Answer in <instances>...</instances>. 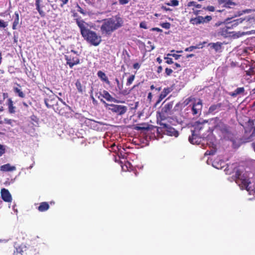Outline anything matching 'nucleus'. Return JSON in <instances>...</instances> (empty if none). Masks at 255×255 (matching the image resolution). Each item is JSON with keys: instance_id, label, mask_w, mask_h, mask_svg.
Wrapping results in <instances>:
<instances>
[{"instance_id": "2f4dec72", "label": "nucleus", "mask_w": 255, "mask_h": 255, "mask_svg": "<svg viewBox=\"0 0 255 255\" xmlns=\"http://www.w3.org/2000/svg\"><path fill=\"white\" fill-rule=\"evenodd\" d=\"M195 100L196 99L194 98H193L192 97H190L185 100V101L184 102V103L185 105H187L191 102H194L195 101Z\"/></svg>"}, {"instance_id": "603ef678", "label": "nucleus", "mask_w": 255, "mask_h": 255, "mask_svg": "<svg viewBox=\"0 0 255 255\" xmlns=\"http://www.w3.org/2000/svg\"><path fill=\"white\" fill-rule=\"evenodd\" d=\"M215 152V151L214 150H210V151L207 150L205 152V155H213V154H214Z\"/></svg>"}, {"instance_id": "ea45409f", "label": "nucleus", "mask_w": 255, "mask_h": 255, "mask_svg": "<svg viewBox=\"0 0 255 255\" xmlns=\"http://www.w3.org/2000/svg\"><path fill=\"white\" fill-rule=\"evenodd\" d=\"M164 59H166V63L168 64H171L173 63L172 59L168 57H164Z\"/></svg>"}, {"instance_id": "39448f33", "label": "nucleus", "mask_w": 255, "mask_h": 255, "mask_svg": "<svg viewBox=\"0 0 255 255\" xmlns=\"http://www.w3.org/2000/svg\"><path fill=\"white\" fill-rule=\"evenodd\" d=\"M173 106V102H169L162 106L160 111L157 112V119L160 122L166 120L169 115H171L172 110Z\"/></svg>"}, {"instance_id": "aec40b11", "label": "nucleus", "mask_w": 255, "mask_h": 255, "mask_svg": "<svg viewBox=\"0 0 255 255\" xmlns=\"http://www.w3.org/2000/svg\"><path fill=\"white\" fill-rule=\"evenodd\" d=\"M98 77L103 82H105L108 85L110 84V82L106 74L102 71H99L97 73Z\"/></svg>"}, {"instance_id": "c756f323", "label": "nucleus", "mask_w": 255, "mask_h": 255, "mask_svg": "<svg viewBox=\"0 0 255 255\" xmlns=\"http://www.w3.org/2000/svg\"><path fill=\"white\" fill-rule=\"evenodd\" d=\"M187 6L190 7L191 6H194L196 8H200L201 7V5L200 4L197 3L196 2L194 1H190L188 3Z\"/></svg>"}, {"instance_id": "473e14b6", "label": "nucleus", "mask_w": 255, "mask_h": 255, "mask_svg": "<svg viewBox=\"0 0 255 255\" xmlns=\"http://www.w3.org/2000/svg\"><path fill=\"white\" fill-rule=\"evenodd\" d=\"M173 73V70L170 69V68H166L165 69V77H168V76H170L171 74Z\"/></svg>"}, {"instance_id": "2eb2a0df", "label": "nucleus", "mask_w": 255, "mask_h": 255, "mask_svg": "<svg viewBox=\"0 0 255 255\" xmlns=\"http://www.w3.org/2000/svg\"><path fill=\"white\" fill-rule=\"evenodd\" d=\"M245 88L244 87H239L237 88L234 91L229 93V95L232 97H236L239 95H244Z\"/></svg>"}, {"instance_id": "0eeeda50", "label": "nucleus", "mask_w": 255, "mask_h": 255, "mask_svg": "<svg viewBox=\"0 0 255 255\" xmlns=\"http://www.w3.org/2000/svg\"><path fill=\"white\" fill-rule=\"evenodd\" d=\"M64 57L67 65H69L70 68H72L75 65L80 63V60L77 52L73 50L68 52Z\"/></svg>"}, {"instance_id": "a19ab883", "label": "nucleus", "mask_w": 255, "mask_h": 255, "mask_svg": "<svg viewBox=\"0 0 255 255\" xmlns=\"http://www.w3.org/2000/svg\"><path fill=\"white\" fill-rule=\"evenodd\" d=\"M155 128H156V130L158 134H160L161 132H164V128H163V126L161 127H155Z\"/></svg>"}, {"instance_id": "3c124183", "label": "nucleus", "mask_w": 255, "mask_h": 255, "mask_svg": "<svg viewBox=\"0 0 255 255\" xmlns=\"http://www.w3.org/2000/svg\"><path fill=\"white\" fill-rule=\"evenodd\" d=\"M58 0L61 2V3H60L61 7H63L64 4H66L68 3L69 0Z\"/></svg>"}, {"instance_id": "423d86ee", "label": "nucleus", "mask_w": 255, "mask_h": 255, "mask_svg": "<svg viewBox=\"0 0 255 255\" xmlns=\"http://www.w3.org/2000/svg\"><path fill=\"white\" fill-rule=\"evenodd\" d=\"M101 102H102L105 107L111 111L112 113L116 114L117 115L121 116L125 114L128 110V108L125 106L115 105L113 104L107 103L103 99H101Z\"/></svg>"}, {"instance_id": "f257e3e1", "label": "nucleus", "mask_w": 255, "mask_h": 255, "mask_svg": "<svg viewBox=\"0 0 255 255\" xmlns=\"http://www.w3.org/2000/svg\"><path fill=\"white\" fill-rule=\"evenodd\" d=\"M76 23L80 29L82 37L87 42L94 46H98L102 41L101 36L96 32L88 28V24L84 20L76 19Z\"/></svg>"}, {"instance_id": "dca6fc26", "label": "nucleus", "mask_w": 255, "mask_h": 255, "mask_svg": "<svg viewBox=\"0 0 255 255\" xmlns=\"http://www.w3.org/2000/svg\"><path fill=\"white\" fill-rule=\"evenodd\" d=\"M55 103V98L54 96H49L44 99V103L48 108H50L53 106Z\"/></svg>"}, {"instance_id": "f03ea898", "label": "nucleus", "mask_w": 255, "mask_h": 255, "mask_svg": "<svg viewBox=\"0 0 255 255\" xmlns=\"http://www.w3.org/2000/svg\"><path fill=\"white\" fill-rule=\"evenodd\" d=\"M122 23V19L117 16L106 19L101 27V32L103 34L110 35L114 31L121 27Z\"/></svg>"}, {"instance_id": "6e6552de", "label": "nucleus", "mask_w": 255, "mask_h": 255, "mask_svg": "<svg viewBox=\"0 0 255 255\" xmlns=\"http://www.w3.org/2000/svg\"><path fill=\"white\" fill-rule=\"evenodd\" d=\"M212 17L209 15L203 17L202 16H198L196 17L191 18L190 19V23L193 25H198L201 23H207L211 21Z\"/></svg>"}, {"instance_id": "7c9ffc66", "label": "nucleus", "mask_w": 255, "mask_h": 255, "mask_svg": "<svg viewBox=\"0 0 255 255\" xmlns=\"http://www.w3.org/2000/svg\"><path fill=\"white\" fill-rule=\"evenodd\" d=\"M135 78L134 75H131L127 80V85L129 86L132 84Z\"/></svg>"}, {"instance_id": "4d7b16f0", "label": "nucleus", "mask_w": 255, "mask_h": 255, "mask_svg": "<svg viewBox=\"0 0 255 255\" xmlns=\"http://www.w3.org/2000/svg\"><path fill=\"white\" fill-rule=\"evenodd\" d=\"M4 122L6 124L11 125L12 123V120L11 119H4Z\"/></svg>"}, {"instance_id": "e2e57ef3", "label": "nucleus", "mask_w": 255, "mask_h": 255, "mask_svg": "<svg viewBox=\"0 0 255 255\" xmlns=\"http://www.w3.org/2000/svg\"><path fill=\"white\" fill-rule=\"evenodd\" d=\"M174 65H175V67H173L174 69H176V68H180L181 67V65L177 63H175Z\"/></svg>"}, {"instance_id": "cd10ccee", "label": "nucleus", "mask_w": 255, "mask_h": 255, "mask_svg": "<svg viewBox=\"0 0 255 255\" xmlns=\"http://www.w3.org/2000/svg\"><path fill=\"white\" fill-rule=\"evenodd\" d=\"M200 46H201V48H202L203 47L202 44L201 43H200L199 44H198V45H196V46H191L189 47H187L185 49V51H192L193 49L199 48L200 47Z\"/></svg>"}, {"instance_id": "b1692460", "label": "nucleus", "mask_w": 255, "mask_h": 255, "mask_svg": "<svg viewBox=\"0 0 255 255\" xmlns=\"http://www.w3.org/2000/svg\"><path fill=\"white\" fill-rule=\"evenodd\" d=\"M14 92L18 95V96L21 98H24L25 97V95L22 90L18 87H13Z\"/></svg>"}, {"instance_id": "c9c22d12", "label": "nucleus", "mask_w": 255, "mask_h": 255, "mask_svg": "<svg viewBox=\"0 0 255 255\" xmlns=\"http://www.w3.org/2000/svg\"><path fill=\"white\" fill-rule=\"evenodd\" d=\"M135 129L137 130H149V126H137L135 128Z\"/></svg>"}, {"instance_id": "e433bc0d", "label": "nucleus", "mask_w": 255, "mask_h": 255, "mask_svg": "<svg viewBox=\"0 0 255 255\" xmlns=\"http://www.w3.org/2000/svg\"><path fill=\"white\" fill-rule=\"evenodd\" d=\"M77 11L83 15H86L87 14V12L85 11L83 8H82L78 4L77 5Z\"/></svg>"}, {"instance_id": "69168bd1", "label": "nucleus", "mask_w": 255, "mask_h": 255, "mask_svg": "<svg viewBox=\"0 0 255 255\" xmlns=\"http://www.w3.org/2000/svg\"><path fill=\"white\" fill-rule=\"evenodd\" d=\"M193 10H194L193 11V13L196 15H198L199 13V12H200V10H194V9H193Z\"/></svg>"}, {"instance_id": "79ce46f5", "label": "nucleus", "mask_w": 255, "mask_h": 255, "mask_svg": "<svg viewBox=\"0 0 255 255\" xmlns=\"http://www.w3.org/2000/svg\"><path fill=\"white\" fill-rule=\"evenodd\" d=\"M7 26V24L3 20L0 19V28H5Z\"/></svg>"}, {"instance_id": "4468645a", "label": "nucleus", "mask_w": 255, "mask_h": 255, "mask_svg": "<svg viewBox=\"0 0 255 255\" xmlns=\"http://www.w3.org/2000/svg\"><path fill=\"white\" fill-rule=\"evenodd\" d=\"M230 29L231 28L230 27L227 25H224L220 28V29L218 31V34L224 37H228L231 33V32L229 31Z\"/></svg>"}, {"instance_id": "a211bd4d", "label": "nucleus", "mask_w": 255, "mask_h": 255, "mask_svg": "<svg viewBox=\"0 0 255 255\" xmlns=\"http://www.w3.org/2000/svg\"><path fill=\"white\" fill-rule=\"evenodd\" d=\"M0 169L1 171L4 172L12 171L16 170V167L14 166H11L9 163H7L1 165Z\"/></svg>"}, {"instance_id": "13d9d810", "label": "nucleus", "mask_w": 255, "mask_h": 255, "mask_svg": "<svg viewBox=\"0 0 255 255\" xmlns=\"http://www.w3.org/2000/svg\"><path fill=\"white\" fill-rule=\"evenodd\" d=\"M130 91H127V90H123L121 91V94L124 95H127L129 93Z\"/></svg>"}, {"instance_id": "f3484780", "label": "nucleus", "mask_w": 255, "mask_h": 255, "mask_svg": "<svg viewBox=\"0 0 255 255\" xmlns=\"http://www.w3.org/2000/svg\"><path fill=\"white\" fill-rule=\"evenodd\" d=\"M13 22L12 24V29L15 30L17 28V26L19 24V13L18 11H15L14 12V15L13 16Z\"/></svg>"}, {"instance_id": "052dcab7", "label": "nucleus", "mask_w": 255, "mask_h": 255, "mask_svg": "<svg viewBox=\"0 0 255 255\" xmlns=\"http://www.w3.org/2000/svg\"><path fill=\"white\" fill-rule=\"evenodd\" d=\"M31 119L32 121H34V122H35L36 123L38 122V119H37L36 117L34 115H33L31 117Z\"/></svg>"}, {"instance_id": "7ed1b4c3", "label": "nucleus", "mask_w": 255, "mask_h": 255, "mask_svg": "<svg viewBox=\"0 0 255 255\" xmlns=\"http://www.w3.org/2000/svg\"><path fill=\"white\" fill-rule=\"evenodd\" d=\"M204 123L196 122L193 125L194 129L192 130V135L189 137V142L193 144H199L201 141V131L205 128Z\"/></svg>"}, {"instance_id": "72a5a7b5", "label": "nucleus", "mask_w": 255, "mask_h": 255, "mask_svg": "<svg viewBox=\"0 0 255 255\" xmlns=\"http://www.w3.org/2000/svg\"><path fill=\"white\" fill-rule=\"evenodd\" d=\"M246 75L251 76L254 74V70L253 68L250 67L248 70L245 71Z\"/></svg>"}, {"instance_id": "ddd939ff", "label": "nucleus", "mask_w": 255, "mask_h": 255, "mask_svg": "<svg viewBox=\"0 0 255 255\" xmlns=\"http://www.w3.org/2000/svg\"><path fill=\"white\" fill-rule=\"evenodd\" d=\"M101 95L109 102H114L117 103H123V102L119 101L113 98L107 91L103 90L102 93L101 94Z\"/></svg>"}, {"instance_id": "4be33fe9", "label": "nucleus", "mask_w": 255, "mask_h": 255, "mask_svg": "<svg viewBox=\"0 0 255 255\" xmlns=\"http://www.w3.org/2000/svg\"><path fill=\"white\" fill-rule=\"evenodd\" d=\"M40 0H35V5L36 6V9L41 17H44L45 16V12L42 9L43 6L41 7H40Z\"/></svg>"}, {"instance_id": "6e6d98bb", "label": "nucleus", "mask_w": 255, "mask_h": 255, "mask_svg": "<svg viewBox=\"0 0 255 255\" xmlns=\"http://www.w3.org/2000/svg\"><path fill=\"white\" fill-rule=\"evenodd\" d=\"M161 9L165 10V11H171L172 9L169 7H166V6H163L162 5L161 7Z\"/></svg>"}, {"instance_id": "49530a36", "label": "nucleus", "mask_w": 255, "mask_h": 255, "mask_svg": "<svg viewBox=\"0 0 255 255\" xmlns=\"http://www.w3.org/2000/svg\"><path fill=\"white\" fill-rule=\"evenodd\" d=\"M163 99L164 98L163 97H161V95H159L158 99L156 101V103L155 104V106H157Z\"/></svg>"}, {"instance_id": "6ab92c4d", "label": "nucleus", "mask_w": 255, "mask_h": 255, "mask_svg": "<svg viewBox=\"0 0 255 255\" xmlns=\"http://www.w3.org/2000/svg\"><path fill=\"white\" fill-rule=\"evenodd\" d=\"M50 208L48 202H43L39 204L37 209L39 212H43L47 211Z\"/></svg>"}, {"instance_id": "338daca9", "label": "nucleus", "mask_w": 255, "mask_h": 255, "mask_svg": "<svg viewBox=\"0 0 255 255\" xmlns=\"http://www.w3.org/2000/svg\"><path fill=\"white\" fill-rule=\"evenodd\" d=\"M156 61L158 62L159 64H160L162 62V59L160 57H157L156 58Z\"/></svg>"}, {"instance_id": "680f3d73", "label": "nucleus", "mask_w": 255, "mask_h": 255, "mask_svg": "<svg viewBox=\"0 0 255 255\" xmlns=\"http://www.w3.org/2000/svg\"><path fill=\"white\" fill-rule=\"evenodd\" d=\"M152 98V95L151 93H149L147 96V99L149 101H151Z\"/></svg>"}, {"instance_id": "09e8293b", "label": "nucleus", "mask_w": 255, "mask_h": 255, "mask_svg": "<svg viewBox=\"0 0 255 255\" xmlns=\"http://www.w3.org/2000/svg\"><path fill=\"white\" fill-rule=\"evenodd\" d=\"M205 9L210 11L213 12L215 11V7L212 5L208 6Z\"/></svg>"}, {"instance_id": "58836bf2", "label": "nucleus", "mask_w": 255, "mask_h": 255, "mask_svg": "<svg viewBox=\"0 0 255 255\" xmlns=\"http://www.w3.org/2000/svg\"><path fill=\"white\" fill-rule=\"evenodd\" d=\"M5 152V149L3 145L0 144V156H2Z\"/></svg>"}, {"instance_id": "a878e982", "label": "nucleus", "mask_w": 255, "mask_h": 255, "mask_svg": "<svg viewBox=\"0 0 255 255\" xmlns=\"http://www.w3.org/2000/svg\"><path fill=\"white\" fill-rule=\"evenodd\" d=\"M172 90L170 88L167 87L163 89V91L161 92L160 95L165 98L167 95L171 92Z\"/></svg>"}, {"instance_id": "4c0bfd02", "label": "nucleus", "mask_w": 255, "mask_h": 255, "mask_svg": "<svg viewBox=\"0 0 255 255\" xmlns=\"http://www.w3.org/2000/svg\"><path fill=\"white\" fill-rule=\"evenodd\" d=\"M241 171L239 170H237L235 174V177L236 178V180L242 179V177H241Z\"/></svg>"}, {"instance_id": "c03bdc74", "label": "nucleus", "mask_w": 255, "mask_h": 255, "mask_svg": "<svg viewBox=\"0 0 255 255\" xmlns=\"http://www.w3.org/2000/svg\"><path fill=\"white\" fill-rule=\"evenodd\" d=\"M235 5V3L232 2V1H230V0H228L225 3V5L226 7H230L231 5Z\"/></svg>"}, {"instance_id": "bf43d9fd", "label": "nucleus", "mask_w": 255, "mask_h": 255, "mask_svg": "<svg viewBox=\"0 0 255 255\" xmlns=\"http://www.w3.org/2000/svg\"><path fill=\"white\" fill-rule=\"evenodd\" d=\"M162 67L161 66H159L157 67V69L156 70V72L157 73H160L162 72Z\"/></svg>"}, {"instance_id": "a18cd8bd", "label": "nucleus", "mask_w": 255, "mask_h": 255, "mask_svg": "<svg viewBox=\"0 0 255 255\" xmlns=\"http://www.w3.org/2000/svg\"><path fill=\"white\" fill-rule=\"evenodd\" d=\"M129 0H119V3L122 5H125L128 3Z\"/></svg>"}, {"instance_id": "393cba45", "label": "nucleus", "mask_w": 255, "mask_h": 255, "mask_svg": "<svg viewBox=\"0 0 255 255\" xmlns=\"http://www.w3.org/2000/svg\"><path fill=\"white\" fill-rule=\"evenodd\" d=\"M209 45L211 46V48L214 49L216 52L219 51L222 47V44L219 42L216 43H210Z\"/></svg>"}, {"instance_id": "de8ad7c7", "label": "nucleus", "mask_w": 255, "mask_h": 255, "mask_svg": "<svg viewBox=\"0 0 255 255\" xmlns=\"http://www.w3.org/2000/svg\"><path fill=\"white\" fill-rule=\"evenodd\" d=\"M167 56H172L173 57H174L176 60L180 58V57L181 56V55H177L176 54H168Z\"/></svg>"}, {"instance_id": "9d476101", "label": "nucleus", "mask_w": 255, "mask_h": 255, "mask_svg": "<svg viewBox=\"0 0 255 255\" xmlns=\"http://www.w3.org/2000/svg\"><path fill=\"white\" fill-rule=\"evenodd\" d=\"M202 101L201 99L195 100L192 106V112L193 115H200L202 109Z\"/></svg>"}, {"instance_id": "864d4df0", "label": "nucleus", "mask_w": 255, "mask_h": 255, "mask_svg": "<svg viewBox=\"0 0 255 255\" xmlns=\"http://www.w3.org/2000/svg\"><path fill=\"white\" fill-rule=\"evenodd\" d=\"M151 31H157V32H162V30L159 28H158V27H153V28H152L151 29Z\"/></svg>"}, {"instance_id": "8fccbe9b", "label": "nucleus", "mask_w": 255, "mask_h": 255, "mask_svg": "<svg viewBox=\"0 0 255 255\" xmlns=\"http://www.w3.org/2000/svg\"><path fill=\"white\" fill-rule=\"evenodd\" d=\"M87 3L89 4H93L98 2L100 0H85Z\"/></svg>"}, {"instance_id": "774afa93", "label": "nucleus", "mask_w": 255, "mask_h": 255, "mask_svg": "<svg viewBox=\"0 0 255 255\" xmlns=\"http://www.w3.org/2000/svg\"><path fill=\"white\" fill-rule=\"evenodd\" d=\"M56 112H58L59 114L62 115L63 113L61 112V110H59L58 108L56 109Z\"/></svg>"}, {"instance_id": "0e129e2a", "label": "nucleus", "mask_w": 255, "mask_h": 255, "mask_svg": "<svg viewBox=\"0 0 255 255\" xmlns=\"http://www.w3.org/2000/svg\"><path fill=\"white\" fill-rule=\"evenodd\" d=\"M90 97H91V99H92V101H93V103L94 104H96V103H97V101L95 100V99L94 98V96H93V95H91V96H90Z\"/></svg>"}, {"instance_id": "f8f14e48", "label": "nucleus", "mask_w": 255, "mask_h": 255, "mask_svg": "<svg viewBox=\"0 0 255 255\" xmlns=\"http://www.w3.org/2000/svg\"><path fill=\"white\" fill-rule=\"evenodd\" d=\"M1 196L5 202H9L12 200L11 196L7 189L2 188L1 190Z\"/></svg>"}, {"instance_id": "5fc2aeb1", "label": "nucleus", "mask_w": 255, "mask_h": 255, "mask_svg": "<svg viewBox=\"0 0 255 255\" xmlns=\"http://www.w3.org/2000/svg\"><path fill=\"white\" fill-rule=\"evenodd\" d=\"M133 67L135 69H138L140 68V65L138 63H134L133 65Z\"/></svg>"}, {"instance_id": "f704fd0d", "label": "nucleus", "mask_w": 255, "mask_h": 255, "mask_svg": "<svg viewBox=\"0 0 255 255\" xmlns=\"http://www.w3.org/2000/svg\"><path fill=\"white\" fill-rule=\"evenodd\" d=\"M160 25L162 28L168 29L170 28L171 24L169 22H164L161 23Z\"/></svg>"}, {"instance_id": "37998d69", "label": "nucleus", "mask_w": 255, "mask_h": 255, "mask_svg": "<svg viewBox=\"0 0 255 255\" xmlns=\"http://www.w3.org/2000/svg\"><path fill=\"white\" fill-rule=\"evenodd\" d=\"M139 26L140 28H142L144 29H147V27L146 25V23L144 21L141 22L139 24Z\"/></svg>"}, {"instance_id": "20e7f679", "label": "nucleus", "mask_w": 255, "mask_h": 255, "mask_svg": "<svg viewBox=\"0 0 255 255\" xmlns=\"http://www.w3.org/2000/svg\"><path fill=\"white\" fill-rule=\"evenodd\" d=\"M214 121V128L221 132L224 137L231 134L230 127L225 124L221 120L216 117Z\"/></svg>"}, {"instance_id": "5701e85b", "label": "nucleus", "mask_w": 255, "mask_h": 255, "mask_svg": "<svg viewBox=\"0 0 255 255\" xmlns=\"http://www.w3.org/2000/svg\"><path fill=\"white\" fill-rule=\"evenodd\" d=\"M7 106L9 113L10 114L14 113L15 107L13 106V103L11 98H9L7 100Z\"/></svg>"}, {"instance_id": "412c9836", "label": "nucleus", "mask_w": 255, "mask_h": 255, "mask_svg": "<svg viewBox=\"0 0 255 255\" xmlns=\"http://www.w3.org/2000/svg\"><path fill=\"white\" fill-rule=\"evenodd\" d=\"M221 103L212 105L209 107L208 113L211 114L217 112L221 108Z\"/></svg>"}, {"instance_id": "1a4fd4ad", "label": "nucleus", "mask_w": 255, "mask_h": 255, "mask_svg": "<svg viewBox=\"0 0 255 255\" xmlns=\"http://www.w3.org/2000/svg\"><path fill=\"white\" fill-rule=\"evenodd\" d=\"M159 124L161 126H163V128H164V132H166L167 135L175 137H177L178 136V131L174 128L166 124H164L161 122H159Z\"/></svg>"}, {"instance_id": "bb28decb", "label": "nucleus", "mask_w": 255, "mask_h": 255, "mask_svg": "<svg viewBox=\"0 0 255 255\" xmlns=\"http://www.w3.org/2000/svg\"><path fill=\"white\" fill-rule=\"evenodd\" d=\"M76 87L79 93H82L83 92V90L82 88V84L80 81V80H77L76 83H75Z\"/></svg>"}, {"instance_id": "c85d7f7f", "label": "nucleus", "mask_w": 255, "mask_h": 255, "mask_svg": "<svg viewBox=\"0 0 255 255\" xmlns=\"http://www.w3.org/2000/svg\"><path fill=\"white\" fill-rule=\"evenodd\" d=\"M165 4L169 6H176L178 5L179 1L178 0H171L169 2H166Z\"/></svg>"}, {"instance_id": "9b49d317", "label": "nucleus", "mask_w": 255, "mask_h": 255, "mask_svg": "<svg viewBox=\"0 0 255 255\" xmlns=\"http://www.w3.org/2000/svg\"><path fill=\"white\" fill-rule=\"evenodd\" d=\"M235 181L236 183L239 184V185L240 186V188L242 190L246 189V190H248V187L250 183L249 179L242 178V179L236 180Z\"/></svg>"}]
</instances>
